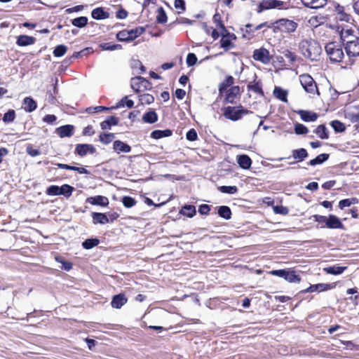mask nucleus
I'll return each instance as SVG.
<instances>
[{
  "mask_svg": "<svg viewBox=\"0 0 359 359\" xmlns=\"http://www.w3.org/2000/svg\"><path fill=\"white\" fill-rule=\"evenodd\" d=\"M266 22H264V23H261L258 25H257L254 29H251V27H252V25L251 24H247L245 27V29H242L243 32H245L246 33L248 34H250L252 32H254V30H259L260 29H262V27H264V26H266Z\"/></svg>",
  "mask_w": 359,
  "mask_h": 359,
  "instance_id": "nucleus-52",
  "label": "nucleus"
},
{
  "mask_svg": "<svg viewBox=\"0 0 359 359\" xmlns=\"http://www.w3.org/2000/svg\"><path fill=\"white\" fill-rule=\"evenodd\" d=\"M27 153L34 157L40 155V151L39 149H34L31 145H28L26 149Z\"/></svg>",
  "mask_w": 359,
  "mask_h": 359,
  "instance_id": "nucleus-60",
  "label": "nucleus"
},
{
  "mask_svg": "<svg viewBox=\"0 0 359 359\" xmlns=\"http://www.w3.org/2000/svg\"><path fill=\"white\" fill-rule=\"evenodd\" d=\"M92 18L95 20H104L109 18V13L104 11L102 8H97L92 11Z\"/></svg>",
  "mask_w": 359,
  "mask_h": 359,
  "instance_id": "nucleus-23",
  "label": "nucleus"
},
{
  "mask_svg": "<svg viewBox=\"0 0 359 359\" xmlns=\"http://www.w3.org/2000/svg\"><path fill=\"white\" fill-rule=\"evenodd\" d=\"M93 222L104 224L109 222V219L104 213L93 212L92 214Z\"/></svg>",
  "mask_w": 359,
  "mask_h": 359,
  "instance_id": "nucleus-27",
  "label": "nucleus"
},
{
  "mask_svg": "<svg viewBox=\"0 0 359 359\" xmlns=\"http://www.w3.org/2000/svg\"><path fill=\"white\" fill-rule=\"evenodd\" d=\"M57 132L61 137H70L73 135V126L67 125L57 128Z\"/></svg>",
  "mask_w": 359,
  "mask_h": 359,
  "instance_id": "nucleus-26",
  "label": "nucleus"
},
{
  "mask_svg": "<svg viewBox=\"0 0 359 359\" xmlns=\"http://www.w3.org/2000/svg\"><path fill=\"white\" fill-rule=\"evenodd\" d=\"M287 94L288 92L280 87L276 86L273 90L274 96L283 102H287Z\"/></svg>",
  "mask_w": 359,
  "mask_h": 359,
  "instance_id": "nucleus-19",
  "label": "nucleus"
},
{
  "mask_svg": "<svg viewBox=\"0 0 359 359\" xmlns=\"http://www.w3.org/2000/svg\"><path fill=\"white\" fill-rule=\"evenodd\" d=\"M67 50V47L65 45H59L57 46L54 50H53V55L55 57H62L64 55Z\"/></svg>",
  "mask_w": 359,
  "mask_h": 359,
  "instance_id": "nucleus-46",
  "label": "nucleus"
},
{
  "mask_svg": "<svg viewBox=\"0 0 359 359\" xmlns=\"http://www.w3.org/2000/svg\"><path fill=\"white\" fill-rule=\"evenodd\" d=\"M238 163L243 169H248L252 165V161L250 158L245 154L238 156Z\"/></svg>",
  "mask_w": 359,
  "mask_h": 359,
  "instance_id": "nucleus-18",
  "label": "nucleus"
},
{
  "mask_svg": "<svg viewBox=\"0 0 359 359\" xmlns=\"http://www.w3.org/2000/svg\"><path fill=\"white\" fill-rule=\"evenodd\" d=\"M308 156V152L305 149L301 148L292 151V157L298 161H302Z\"/></svg>",
  "mask_w": 359,
  "mask_h": 359,
  "instance_id": "nucleus-28",
  "label": "nucleus"
},
{
  "mask_svg": "<svg viewBox=\"0 0 359 359\" xmlns=\"http://www.w3.org/2000/svg\"><path fill=\"white\" fill-rule=\"evenodd\" d=\"M302 54L311 60H318L322 48L318 42L313 39L302 40L299 43Z\"/></svg>",
  "mask_w": 359,
  "mask_h": 359,
  "instance_id": "nucleus-1",
  "label": "nucleus"
},
{
  "mask_svg": "<svg viewBox=\"0 0 359 359\" xmlns=\"http://www.w3.org/2000/svg\"><path fill=\"white\" fill-rule=\"evenodd\" d=\"M109 108L102 107V106H97L95 107H89L86 109L87 112L88 113H97V112H101L104 110H108Z\"/></svg>",
  "mask_w": 359,
  "mask_h": 359,
  "instance_id": "nucleus-61",
  "label": "nucleus"
},
{
  "mask_svg": "<svg viewBox=\"0 0 359 359\" xmlns=\"http://www.w3.org/2000/svg\"><path fill=\"white\" fill-rule=\"evenodd\" d=\"M131 87L134 90L138 93L140 91L149 88L150 83L147 79L141 76H138L132 79Z\"/></svg>",
  "mask_w": 359,
  "mask_h": 359,
  "instance_id": "nucleus-7",
  "label": "nucleus"
},
{
  "mask_svg": "<svg viewBox=\"0 0 359 359\" xmlns=\"http://www.w3.org/2000/svg\"><path fill=\"white\" fill-rule=\"evenodd\" d=\"M329 158V155L327 154H321L316 156L315 158L311 160L308 164L311 166H315L318 164H321L325 162Z\"/></svg>",
  "mask_w": 359,
  "mask_h": 359,
  "instance_id": "nucleus-34",
  "label": "nucleus"
},
{
  "mask_svg": "<svg viewBox=\"0 0 359 359\" xmlns=\"http://www.w3.org/2000/svg\"><path fill=\"white\" fill-rule=\"evenodd\" d=\"M60 187L56 185H52L47 189L46 193L49 196H58L60 195Z\"/></svg>",
  "mask_w": 359,
  "mask_h": 359,
  "instance_id": "nucleus-51",
  "label": "nucleus"
},
{
  "mask_svg": "<svg viewBox=\"0 0 359 359\" xmlns=\"http://www.w3.org/2000/svg\"><path fill=\"white\" fill-rule=\"evenodd\" d=\"M302 4L310 8L316 9L323 7L327 0H301Z\"/></svg>",
  "mask_w": 359,
  "mask_h": 359,
  "instance_id": "nucleus-13",
  "label": "nucleus"
},
{
  "mask_svg": "<svg viewBox=\"0 0 359 359\" xmlns=\"http://www.w3.org/2000/svg\"><path fill=\"white\" fill-rule=\"evenodd\" d=\"M347 55L349 57H357L359 55V41H353L345 46Z\"/></svg>",
  "mask_w": 359,
  "mask_h": 359,
  "instance_id": "nucleus-11",
  "label": "nucleus"
},
{
  "mask_svg": "<svg viewBox=\"0 0 359 359\" xmlns=\"http://www.w3.org/2000/svg\"><path fill=\"white\" fill-rule=\"evenodd\" d=\"M272 8L271 1H263L259 4L258 12H262L264 10Z\"/></svg>",
  "mask_w": 359,
  "mask_h": 359,
  "instance_id": "nucleus-55",
  "label": "nucleus"
},
{
  "mask_svg": "<svg viewBox=\"0 0 359 359\" xmlns=\"http://www.w3.org/2000/svg\"><path fill=\"white\" fill-rule=\"evenodd\" d=\"M346 269V266H332L325 268L324 271L329 274L339 275L342 273Z\"/></svg>",
  "mask_w": 359,
  "mask_h": 359,
  "instance_id": "nucleus-33",
  "label": "nucleus"
},
{
  "mask_svg": "<svg viewBox=\"0 0 359 359\" xmlns=\"http://www.w3.org/2000/svg\"><path fill=\"white\" fill-rule=\"evenodd\" d=\"M118 123V118L115 116H109L105 121L100 123V127L102 130H108L112 126H116Z\"/></svg>",
  "mask_w": 359,
  "mask_h": 359,
  "instance_id": "nucleus-20",
  "label": "nucleus"
},
{
  "mask_svg": "<svg viewBox=\"0 0 359 359\" xmlns=\"http://www.w3.org/2000/svg\"><path fill=\"white\" fill-rule=\"evenodd\" d=\"M15 112L14 110H9L8 112H6L3 118V121L4 122H12L15 119Z\"/></svg>",
  "mask_w": 359,
  "mask_h": 359,
  "instance_id": "nucleus-54",
  "label": "nucleus"
},
{
  "mask_svg": "<svg viewBox=\"0 0 359 359\" xmlns=\"http://www.w3.org/2000/svg\"><path fill=\"white\" fill-rule=\"evenodd\" d=\"M186 137L189 141H195L198 137L196 131L194 129L189 130L186 135Z\"/></svg>",
  "mask_w": 359,
  "mask_h": 359,
  "instance_id": "nucleus-59",
  "label": "nucleus"
},
{
  "mask_svg": "<svg viewBox=\"0 0 359 359\" xmlns=\"http://www.w3.org/2000/svg\"><path fill=\"white\" fill-rule=\"evenodd\" d=\"M358 201L355 198L343 199L339 202V208L344 209L346 207H349L353 204L358 203Z\"/></svg>",
  "mask_w": 359,
  "mask_h": 359,
  "instance_id": "nucleus-38",
  "label": "nucleus"
},
{
  "mask_svg": "<svg viewBox=\"0 0 359 359\" xmlns=\"http://www.w3.org/2000/svg\"><path fill=\"white\" fill-rule=\"evenodd\" d=\"M294 131L297 135H305L309 132L308 128L302 123H296L294 125Z\"/></svg>",
  "mask_w": 359,
  "mask_h": 359,
  "instance_id": "nucleus-48",
  "label": "nucleus"
},
{
  "mask_svg": "<svg viewBox=\"0 0 359 359\" xmlns=\"http://www.w3.org/2000/svg\"><path fill=\"white\" fill-rule=\"evenodd\" d=\"M273 211L276 214L286 215L288 214V209L283 205H276L273 207Z\"/></svg>",
  "mask_w": 359,
  "mask_h": 359,
  "instance_id": "nucleus-56",
  "label": "nucleus"
},
{
  "mask_svg": "<svg viewBox=\"0 0 359 359\" xmlns=\"http://www.w3.org/2000/svg\"><path fill=\"white\" fill-rule=\"evenodd\" d=\"M248 88L257 94L263 95V91L259 83H250L248 86Z\"/></svg>",
  "mask_w": 359,
  "mask_h": 359,
  "instance_id": "nucleus-53",
  "label": "nucleus"
},
{
  "mask_svg": "<svg viewBox=\"0 0 359 359\" xmlns=\"http://www.w3.org/2000/svg\"><path fill=\"white\" fill-rule=\"evenodd\" d=\"M113 148L117 153H129L131 151L130 146L120 140H116L114 142Z\"/></svg>",
  "mask_w": 359,
  "mask_h": 359,
  "instance_id": "nucleus-16",
  "label": "nucleus"
},
{
  "mask_svg": "<svg viewBox=\"0 0 359 359\" xmlns=\"http://www.w3.org/2000/svg\"><path fill=\"white\" fill-rule=\"evenodd\" d=\"M122 203L126 208H130L136 204L135 200L130 196H124Z\"/></svg>",
  "mask_w": 359,
  "mask_h": 359,
  "instance_id": "nucleus-49",
  "label": "nucleus"
},
{
  "mask_svg": "<svg viewBox=\"0 0 359 359\" xmlns=\"http://www.w3.org/2000/svg\"><path fill=\"white\" fill-rule=\"evenodd\" d=\"M296 113L299 114L301 118L305 122H313L318 118V114L315 112L307 110H299Z\"/></svg>",
  "mask_w": 359,
  "mask_h": 359,
  "instance_id": "nucleus-10",
  "label": "nucleus"
},
{
  "mask_svg": "<svg viewBox=\"0 0 359 359\" xmlns=\"http://www.w3.org/2000/svg\"><path fill=\"white\" fill-rule=\"evenodd\" d=\"M88 23V18L84 16L74 18L72 20V24L77 27L81 28L85 27Z\"/></svg>",
  "mask_w": 359,
  "mask_h": 359,
  "instance_id": "nucleus-39",
  "label": "nucleus"
},
{
  "mask_svg": "<svg viewBox=\"0 0 359 359\" xmlns=\"http://www.w3.org/2000/svg\"><path fill=\"white\" fill-rule=\"evenodd\" d=\"M35 39L27 35H21L17 39V44L20 46L32 45L34 43Z\"/></svg>",
  "mask_w": 359,
  "mask_h": 359,
  "instance_id": "nucleus-24",
  "label": "nucleus"
},
{
  "mask_svg": "<svg viewBox=\"0 0 359 359\" xmlns=\"http://www.w3.org/2000/svg\"><path fill=\"white\" fill-rule=\"evenodd\" d=\"M314 133L320 139H327L329 137L328 131L324 125L318 126L314 130Z\"/></svg>",
  "mask_w": 359,
  "mask_h": 359,
  "instance_id": "nucleus-35",
  "label": "nucleus"
},
{
  "mask_svg": "<svg viewBox=\"0 0 359 359\" xmlns=\"http://www.w3.org/2000/svg\"><path fill=\"white\" fill-rule=\"evenodd\" d=\"M314 220L319 224H324V226H322L321 227H325L327 223V217L319 215H313Z\"/></svg>",
  "mask_w": 359,
  "mask_h": 359,
  "instance_id": "nucleus-62",
  "label": "nucleus"
},
{
  "mask_svg": "<svg viewBox=\"0 0 359 359\" xmlns=\"http://www.w3.org/2000/svg\"><path fill=\"white\" fill-rule=\"evenodd\" d=\"M100 48L104 50H114L121 48L120 44H111V43H104L100 44Z\"/></svg>",
  "mask_w": 359,
  "mask_h": 359,
  "instance_id": "nucleus-47",
  "label": "nucleus"
},
{
  "mask_svg": "<svg viewBox=\"0 0 359 359\" xmlns=\"http://www.w3.org/2000/svg\"><path fill=\"white\" fill-rule=\"evenodd\" d=\"M24 109L27 112H32L36 109V102L29 97H27L23 100Z\"/></svg>",
  "mask_w": 359,
  "mask_h": 359,
  "instance_id": "nucleus-22",
  "label": "nucleus"
},
{
  "mask_svg": "<svg viewBox=\"0 0 359 359\" xmlns=\"http://www.w3.org/2000/svg\"><path fill=\"white\" fill-rule=\"evenodd\" d=\"M100 241L97 238H89L86 239L83 243L82 245L85 249L89 250L99 244Z\"/></svg>",
  "mask_w": 359,
  "mask_h": 359,
  "instance_id": "nucleus-42",
  "label": "nucleus"
},
{
  "mask_svg": "<svg viewBox=\"0 0 359 359\" xmlns=\"http://www.w3.org/2000/svg\"><path fill=\"white\" fill-rule=\"evenodd\" d=\"M251 113L247 109H243L242 107H227L224 109V116L233 121H236L242 118L243 115Z\"/></svg>",
  "mask_w": 359,
  "mask_h": 359,
  "instance_id": "nucleus-3",
  "label": "nucleus"
},
{
  "mask_svg": "<svg viewBox=\"0 0 359 359\" xmlns=\"http://www.w3.org/2000/svg\"><path fill=\"white\" fill-rule=\"evenodd\" d=\"M196 208L191 205H184L180 210V213L189 217H193L196 215Z\"/></svg>",
  "mask_w": 359,
  "mask_h": 359,
  "instance_id": "nucleus-31",
  "label": "nucleus"
},
{
  "mask_svg": "<svg viewBox=\"0 0 359 359\" xmlns=\"http://www.w3.org/2000/svg\"><path fill=\"white\" fill-rule=\"evenodd\" d=\"M131 32H132L133 37L135 39L144 32V28H143L142 27H139L135 29H132Z\"/></svg>",
  "mask_w": 359,
  "mask_h": 359,
  "instance_id": "nucleus-64",
  "label": "nucleus"
},
{
  "mask_svg": "<svg viewBox=\"0 0 359 359\" xmlns=\"http://www.w3.org/2000/svg\"><path fill=\"white\" fill-rule=\"evenodd\" d=\"M325 49L327 55L332 62H341L344 57V52L341 46L337 42L328 43L325 46Z\"/></svg>",
  "mask_w": 359,
  "mask_h": 359,
  "instance_id": "nucleus-2",
  "label": "nucleus"
},
{
  "mask_svg": "<svg viewBox=\"0 0 359 359\" xmlns=\"http://www.w3.org/2000/svg\"><path fill=\"white\" fill-rule=\"evenodd\" d=\"M139 100L141 104H150L154 102V97L150 94L145 93L139 96Z\"/></svg>",
  "mask_w": 359,
  "mask_h": 359,
  "instance_id": "nucleus-40",
  "label": "nucleus"
},
{
  "mask_svg": "<svg viewBox=\"0 0 359 359\" xmlns=\"http://www.w3.org/2000/svg\"><path fill=\"white\" fill-rule=\"evenodd\" d=\"M95 151V147L91 144H79L76 147V153L81 156H86L88 153L94 154Z\"/></svg>",
  "mask_w": 359,
  "mask_h": 359,
  "instance_id": "nucleus-9",
  "label": "nucleus"
},
{
  "mask_svg": "<svg viewBox=\"0 0 359 359\" xmlns=\"http://www.w3.org/2000/svg\"><path fill=\"white\" fill-rule=\"evenodd\" d=\"M197 62V57L194 53H189L187 57V64L189 67L194 65Z\"/></svg>",
  "mask_w": 359,
  "mask_h": 359,
  "instance_id": "nucleus-57",
  "label": "nucleus"
},
{
  "mask_svg": "<svg viewBox=\"0 0 359 359\" xmlns=\"http://www.w3.org/2000/svg\"><path fill=\"white\" fill-rule=\"evenodd\" d=\"M174 6L176 9L180 10L179 13L183 12L186 9L185 2L183 0H175L174 2Z\"/></svg>",
  "mask_w": 359,
  "mask_h": 359,
  "instance_id": "nucleus-58",
  "label": "nucleus"
},
{
  "mask_svg": "<svg viewBox=\"0 0 359 359\" xmlns=\"http://www.w3.org/2000/svg\"><path fill=\"white\" fill-rule=\"evenodd\" d=\"M331 126L333 128V129L337 133H341L345 130V126L344 123H342L339 121L336 120L332 121Z\"/></svg>",
  "mask_w": 359,
  "mask_h": 359,
  "instance_id": "nucleus-50",
  "label": "nucleus"
},
{
  "mask_svg": "<svg viewBox=\"0 0 359 359\" xmlns=\"http://www.w3.org/2000/svg\"><path fill=\"white\" fill-rule=\"evenodd\" d=\"M158 120L157 114L154 110L145 113L142 116V121L147 123H154Z\"/></svg>",
  "mask_w": 359,
  "mask_h": 359,
  "instance_id": "nucleus-25",
  "label": "nucleus"
},
{
  "mask_svg": "<svg viewBox=\"0 0 359 359\" xmlns=\"http://www.w3.org/2000/svg\"><path fill=\"white\" fill-rule=\"evenodd\" d=\"M340 37L345 46L353 41H359V37L353 34V30L351 29H342Z\"/></svg>",
  "mask_w": 359,
  "mask_h": 359,
  "instance_id": "nucleus-8",
  "label": "nucleus"
},
{
  "mask_svg": "<svg viewBox=\"0 0 359 359\" xmlns=\"http://www.w3.org/2000/svg\"><path fill=\"white\" fill-rule=\"evenodd\" d=\"M231 39H236L235 35L234 34L231 35V34H228L227 35L222 36V37L220 40L221 47L228 50L232 44L231 41Z\"/></svg>",
  "mask_w": 359,
  "mask_h": 359,
  "instance_id": "nucleus-32",
  "label": "nucleus"
},
{
  "mask_svg": "<svg viewBox=\"0 0 359 359\" xmlns=\"http://www.w3.org/2000/svg\"><path fill=\"white\" fill-rule=\"evenodd\" d=\"M167 15L164 9L161 7L157 10L156 21L158 23L163 24L167 22Z\"/></svg>",
  "mask_w": 359,
  "mask_h": 359,
  "instance_id": "nucleus-41",
  "label": "nucleus"
},
{
  "mask_svg": "<svg viewBox=\"0 0 359 359\" xmlns=\"http://www.w3.org/2000/svg\"><path fill=\"white\" fill-rule=\"evenodd\" d=\"M172 134V131L169 129L164 130H156L151 133V137L154 139H160L164 137H170Z\"/></svg>",
  "mask_w": 359,
  "mask_h": 359,
  "instance_id": "nucleus-29",
  "label": "nucleus"
},
{
  "mask_svg": "<svg viewBox=\"0 0 359 359\" xmlns=\"http://www.w3.org/2000/svg\"><path fill=\"white\" fill-rule=\"evenodd\" d=\"M60 195H64L65 196L68 198L72 195L74 188L70 185L64 184L62 187H60Z\"/></svg>",
  "mask_w": 359,
  "mask_h": 359,
  "instance_id": "nucleus-44",
  "label": "nucleus"
},
{
  "mask_svg": "<svg viewBox=\"0 0 359 359\" xmlns=\"http://www.w3.org/2000/svg\"><path fill=\"white\" fill-rule=\"evenodd\" d=\"M285 280L289 283H299L301 281L300 277L295 274L294 271H291L290 269H287L285 276L284 278Z\"/></svg>",
  "mask_w": 359,
  "mask_h": 359,
  "instance_id": "nucleus-30",
  "label": "nucleus"
},
{
  "mask_svg": "<svg viewBox=\"0 0 359 359\" xmlns=\"http://www.w3.org/2000/svg\"><path fill=\"white\" fill-rule=\"evenodd\" d=\"M238 92H239L238 86L231 87L227 92V94H226V96L225 98L226 102L232 103L233 102L236 95L238 94Z\"/></svg>",
  "mask_w": 359,
  "mask_h": 359,
  "instance_id": "nucleus-37",
  "label": "nucleus"
},
{
  "mask_svg": "<svg viewBox=\"0 0 359 359\" xmlns=\"http://www.w3.org/2000/svg\"><path fill=\"white\" fill-rule=\"evenodd\" d=\"M332 287L331 285L325 284V283H318L316 285H312L309 287H308L305 292H323L327 290L331 289Z\"/></svg>",
  "mask_w": 359,
  "mask_h": 359,
  "instance_id": "nucleus-17",
  "label": "nucleus"
},
{
  "mask_svg": "<svg viewBox=\"0 0 359 359\" xmlns=\"http://www.w3.org/2000/svg\"><path fill=\"white\" fill-rule=\"evenodd\" d=\"M325 226L330 229H342L344 225L337 216L330 215L327 217Z\"/></svg>",
  "mask_w": 359,
  "mask_h": 359,
  "instance_id": "nucleus-12",
  "label": "nucleus"
},
{
  "mask_svg": "<svg viewBox=\"0 0 359 359\" xmlns=\"http://www.w3.org/2000/svg\"><path fill=\"white\" fill-rule=\"evenodd\" d=\"M116 38L120 41H130L134 40L130 30H122L117 33Z\"/></svg>",
  "mask_w": 359,
  "mask_h": 359,
  "instance_id": "nucleus-21",
  "label": "nucleus"
},
{
  "mask_svg": "<svg viewBox=\"0 0 359 359\" xmlns=\"http://www.w3.org/2000/svg\"><path fill=\"white\" fill-rule=\"evenodd\" d=\"M287 269L273 270L269 272L270 274L285 278Z\"/></svg>",
  "mask_w": 359,
  "mask_h": 359,
  "instance_id": "nucleus-63",
  "label": "nucleus"
},
{
  "mask_svg": "<svg viewBox=\"0 0 359 359\" xmlns=\"http://www.w3.org/2000/svg\"><path fill=\"white\" fill-rule=\"evenodd\" d=\"M277 27L284 32H293L297 27V24L288 19H280L276 22Z\"/></svg>",
  "mask_w": 359,
  "mask_h": 359,
  "instance_id": "nucleus-6",
  "label": "nucleus"
},
{
  "mask_svg": "<svg viewBox=\"0 0 359 359\" xmlns=\"http://www.w3.org/2000/svg\"><path fill=\"white\" fill-rule=\"evenodd\" d=\"M299 81L306 92L310 94H319L316 83L313 79L309 74L299 76Z\"/></svg>",
  "mask_w": 359,
  "mask_h": 359,
  "instance_id": "nucleus-4",
  "label": "nucleus"
},
{
  "mask_svg": "<svg viewBox=\"0 0 359 359\" xmlns=\"http://www.w3.org/2000/svg\"><path fill=\"white\" fill-rule=\"evenodd\" d=\"M99 137L101 142L107 144L113 141L115 135L114 133H101Z\"/></svg>",
  "mask_w": 359,
  "mask_h": 359,
  "instance_id": "nucleus-43",
  "label": "nucleus"
},
{
  "mask_svg": "<svg viewBox=\"0 0 359 359\" xmlns=\"http://www.w3.org/2000/svg\"><path fill=\"white\" fill-rule=\"evenodd\" d=\"M218 214L221 217L225 219H229L231 217V209L226 205L219 207Z\"/></svg>",
  "mask_w": 359,
  "mask_h": 359,
  "instance_id": "nucleus-36",
  "label": "nucleus"
},
{
  "mask_svg": "<svg viewBox=\"0 0 359 359\" xmlns=\"http://www.w3.org/2000/svg\"><path fill=\"white\" fill-rule=\"evenodd\" d=\"M87 202L92 205H98L101 206H107L109 204L108 198L102 196L90 197L87 199Z\"/></svg>",
  "mask_w": 359,
  "mask_h": 359,
  "instance_id": "nucleus-15",
  "label": "nucleus"
},
{
  "mask_svg": "<svg viewBox=\"0 0 359 359\" xmlns=\"http://www.w3.org/2000/svg\"><path fill=\"white\" fill-rule=\"evenodd\" d=\"M218 189L222 193L229 194H234L238 191V188L236 186H222Z\"/></svg>",
  "mask_w": 359,
  "mask_h": 359,
  "instance_id": "nucleus-45",
  "label": "nucleus"
},
{
  "mask_svg": "<svg viewBox=\"0 0 359 359\" xmlns=\"http://www.w3.org/2000/svg\"><path fill=\"white\" fill-rule=\"evenodd\" d=\"M252 57L255 60L259 61L264 65L271 62V56L267 49L261 48L253 51Z\"/></svg>",
  "mask_w": 359,
  "mask_h": 359,
  "instance_id": "nucleus-5",
  "label": "nucleus"
},
{
  "mask_svg": "<svg viewBox=\"0 0 359 359\" xmlns=\"http://www.w3.org/2000/svg\"><path fill=\"white\" fill-rule=\"evenodd\" d=\"M128 299L123 294H119L114 296L111 302V306L116 309H120L126 304Z\"/></svg>",
  "mask_w": 359,
  "mask_h": 359,
  "instance_id": "nucleus-14",
  "label": "nucleus"
}]
</instances>
